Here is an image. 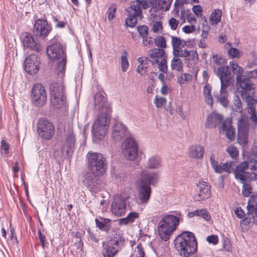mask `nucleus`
<instances>
[{"label": "nucleus", "instance_id": "nucleus-1", "mask_svg": "<svg viewBox=\"0 0 257 257\" xmlns=\"http://www.w3.org/2000/svg\"><path fill=\"white\" fill-rule=\"evenodd\" d=\"M174 246L181 256L189 257L197 249V242L194 233L183 231L178 235L174 240Z\"/></svg>", "mask_w": 257, "mask_h": 257}, {"label": "nucleus", "instance_id": "nucleus-2", "mask_svg": "<svg viewBox=\"0 0 257 257\" xmlns=\"http://www.w3.org/2000/svg\"><path fill=\"white\" fill-rule=\"evenodd\" d=\"M176 215L167 214L162 217L158 226L159 234L162 240H168L178 227L180 219L182 220L180 211L175 212Z\"/></svg>", "mask_w": 257, "mask_h": 257}, {"label": "nucleus", "instance_id": "nucleus-3", "mask_svg": "<svg viewBox=\"0 0 257 257\" xmlns=\"http://www.w3.org/2000/svg\"><path fill=\"white\" fill-rule=\"evenodd\" d=\"M65 50V48L60 42L53 43L47 48L46 53L52 61L60 60L57 67L58 75L64 74L66 69L67 55Z\"/></svg>", "mask_w": 257, "mask_h": 257}, {"label": "nucleus", "instance_id": "nucleus-4", "mask_svg": "<svg viewBox=\"0 0 257 257\" xmlns=\"http://www.w3.org/2000/svg\"><path fill=\"white\" fill-rule=\"evenodd\" d=\"M49 93L50 103L54 109H59L64 106L67 97L65 87L62 83H51L49 86Z\"/></svg>", "mask_w": 257, "mask_h": 257}, {"label": "nucleus", "instance_id": "nucleus-5", "mask_svg": "<svg viewBox=\"0 0 257 257\" xmlns=\"http://www.w3.org/2000/svg\"><path fill=\"white\" fill-rule=\"evenodd\" d=\"M89 170L96 175L101 176L106 172L107 167L106 160L100 153L89 152L87 155Z\"/></svg>", "mask_w": 257, "mask_h": 257}, {"label": "nucleus", "instance_id": "nucleus-6", "mask_svg": "<svg viewBox=\"0 0 257 257\" xmlns=\"http://www.w3.org/2000/svg\"><path fill=\"white\" fill-rule=\"evenodd\" d=\"M110 115L107 113H101L95 121L92 129L94 139L101 140L104 138L110 123Z\"/></svg>", "mask_w": 257, "mask_h": 257}, {"label": "nucleus", "instance_id": "nucleus-7", "mask_svg": "<svg viewBox=\"0 0 257 257\" xmlns=\"http://www.w3.org/2000/svg\"><path fill=\"white\" fill-rule=\"evenodd\" d=\"M33 105L37 107H41L45 105L47 99V92L45 87L40 83L33 85L30 95Z\"/></svg>", "mask_w": 257, "mask_h": 257}, {"label": "nucleus", "instance_id": "nucleus-8", "mask_svg": "<svg viewBox=\"0 0 257 257\" xmlns=\"http://www.w3.org/2000/svg\"><path fill=\"white\" fill-rule=\"evenodd\" d=\"M248 167L252 171L256 170L257 160L251 158L249 162L244 161L236 166L233 171L235 179L240 181H246L249 176H248V173L246 172L245 171Z\"/></svg>", "mask_w": 257, "mask_h": 257}, {"label": "nucleus", "instance_id": "nucleus-9", "mask_svg": "<svg viewBox=\"0 0 257 257\" xmlns=\"http://www.w3.org/2000/svg\"><path fill=\"white\" fill-rule=\"evenodd\" d=\"M152 60V64H158L159 69L162 73H166L168 71L167 56L163 49H155L149 55Z\"/></svg>", "mask_w": 257, "mask_h": 257}, {"label": "nucleus", "instance_id": "nucleus-10", "mask_svg": "<svg viewBox=\"0 0 257 257\" xmlns=\"http://www.w3.org/2000/svg\"><path fill=\"white\" fill-rule=\"evenodd\" d=\"M37 131L41 138L45 140H50L55 133L53 123L45 118H41L37 123Z\"/></svg>", "mask_w": 257, "mask_h": 257}, {"label": "nucleus", "instance_id": "nucleus-11", "mask_svg": "<svg viewBox=\"0 0 257 257\" xmlns=\"http://www.w3.org/2000/svg\"><path fill=\"white\" fill-rule=\"evenodd\" d=\"M210 185L203 180L196 183V188L194 193L193 200L195 202H201L209 198L211 194Z\"/></svg>", "mask_w": 257, "mask_h": 257}, {"label": "nucleus", "instance_id": "nucleus-12", "mask_svg": "<svg viewBox=\"0 0 257 257\" xmlns=\"http://www.w3.org/2000/svg\"><path fill=\"white\" fill-rule=\"evenodd\" d=\"M51 30V26L46 19H38L35 22L33 33L36 38L44 40Z\"/></svg>", "mask_w": 257, "mask_h": 257}, {"label": "nucleus", "instance_id": "nucleus-13", "mask_svg": "<svg viewBox=\"0 0 257 257\" xmlns=\"http://www.w3.org/2000/svg\"><path fill=\"white\" fill-rule=\"evenodd\" d=\"M122 153L127 159L134 161L138 154V147L135 140L131 138H126L122 144Z\"/></svg>", "mask_w": 257, "mask_h": 257}, {"label": "nucleus", "instance_id": "nucleus-14", "mask_svg": "<svg viewBox=\"0 0 257 257\" xmlns=\"http://www.w3.org/2000/svg\"><path fill=\"white\" fill-rule=\"evenodd\" d=\"M99 177L91 171L87 172L84 176L83 183L92 194H95L101 189V180L99 179Z\"/></svg>", "mask_w": 257, "mask_h": 257}, {"label": "nucleus", "instance_id": "nucleus-15", "mask_svg": "<svg viewBox=\"0 0 257 257\" xmlns=\"http://www.w3.org/2000/svg\"><path fill=\"white\" fill-rule=\"evenodd\" d=\"M213 71L219 78L221 82L220 91L222 92L224 88H227L230 83V71L228 66H220L217 68H213Z\"/></svg>", "mask_w": 257, "mask_h": 257}, {"label": "nucleus", "instance_id": "nucleus-16", "mask_svg": "<svg viewBox=\"0 0 257 257\" xmlns=\"http://www.w3.org/2000/svg\"><path fill=\"white\" fill-rule=\"evenodd\" d=\"M257 78V69L250 71H246L242 76H237L236 82L240 89H254V84L250 79Z\"/></svg>", "mask_w": 257, "mask_h": 257}, {"label": "nucleus", "instance_id": "nucleus-17", "mask_svg": "<svg viewBox=\"0 0 257 257\" xmlns=\"http://www.w3.org/2000/svg\"><path fill=\"white\" fill-rule=\"evenodd\" d=\"M248 130L247 120L243 118H239L237 122V140L238 143L242 146H246L248 143Z\"/></svg>", "mask_w": 257, "mask_h": 257}, {"label": "nucleus", "instance_id": "nucleus-18", "mask_svg": "<svg viewBox=\"0 0 257 257\" xmlns=\"http://www.w3.org/2000/svg\"><path fill=\"white\" fill-rule=\"evenodd\" d=\"M40 60L36 54H30L27 57L24 62V68L25 71L30 75L36 74L39 70Z\"/></svg>", "mask_w": 257, "mask_h": 257}, {"label": "nucleus", "instance_id": "nucleus-19", "mask_svg": "<svg viewBox=\"0 0 257 257\" xmlns=\"http://www.w3.org/2000/svg\"><path fill=\"white\" fill-rule=\"evenodd\" d=\"M126 200L120 195L114 196L113 200L111 204L112 213L118 216L123 215L126 212Z\"/></svg>", "mask_w": 257, "mask_h": 257}, {"label": "nucleus", "instance_id": "nucleus-20", "mask_svg": "<svg viewBox=\"0 0 257 257\" xmlns=\"http://www.w3.org/2000/svg\"><path fill=\"white\" fill-rule=\"evenodd\" d=\"M75 144V136L72 128L69 127L68 128L66 135L65 142L61 148L62 152L66 156H69L70 153H72L74 150Z\"/></svg>", "mask_w": 257, "mask_h": 257}, {"label": "nucleus", "instance_id": "nucleus-21", "mask_svg": "<svg viewBox=\"0 0 257 257\" xmlns=\"http://www.w3.org/2000/svg\"><path fill=\"white\" fill-rule=\"evenodd\" d=\"M239 91L242 98L247 103L248 111H255L254 106L257 103V100L253 98L254 89H241Z\"/></svg>", "mask_w": 257, "mask_h": 257}, {"label": "nucleus", "instance_id": "nucleus-22", "mask_svg": "<svg viewBox=\"0 0 257 257\" xmlns=\"http://www.w3.org/2000/svg\"><path fill=\"white\" fill-rule=\"evenodd\" d=\"M21 39L24 47L28 48L37 52L40 51V45L34 40V36L32 34L28 32H24L21 35Z\"/></svg>", "mask_w": 257, "mask_h": 257}, {"label": "nucleus", "instance_id": "nucleus-23", "mask_svg": "<svg viewBox=\"0 0 257 257\" xmlns=\"http://www.w3.org/2000/svg\"><path fill=\"white\" fill-rule=\"evenodd\" d=\"M138 198L140 203L146 204L148 202L152 192L151 187L148 184L138 182Z\"/></svg>", "mask_w": 257, "mask_h": 257}, {"label": "nucleus", "instance_id": "nucleus-24", "mask_svg": "<svg viewBox=\"0 0 257 257\" xmlns=\"http://www.w3.org/2000/svg\"><path fill=\"white\" fill-rule=\"evenodd\" d=\"M223 120L222 116L216 112L209 113L206 117L205 126L207 128H215L218 126Z\"/></svg>", "mask_w": 257, "mask_h": 257}, {"label": "nucleus", "instance_id": "nucleus-25", "mask_svg": "<svg viewBox=\"0 0 257 257\" xmlns=\"http://www.w3.org/2000/svg\"><path fill=\"white\" fill-rule=\"evenodd\" d=\"M127 133V127L120 122H116L113 126L112 137L115 141H120Z\"/></svg>", "mask_w": 257, "mask_h": 257}, {"label": "nucleus", "instance_id": "nucleus-26", "mask_svg": "<svg viewBox=\"0 0 257 257\" xmlns=\"http://www.w3.org/2000/svg\"><path fill=\"white\" fill-rule=\"evenodd\" d=\"M94 108L97 110H101L105 108L108 114L111 112V109L110 106L106 104L107 99L101 93L97 92L94 97Z\"/></svg>", "mask_w": 257, "mask_h": 257}, {"label": "nucleus", "instance_id": "nucleus-27", "mask_svg": "<svg viewBox=\"0 0 257 257\" xmlns=\"http://www.w3.org/2000/svg\"><path fill=\"white\" fill-rule=\"evenodd\" d=\"M96 227L100 230L108 232L110 229L112 224V220L107 218L100 217L95 219Z\"/></svg>", "mask_w": 257, "mask_h": 257}, {"label": "nucleus", "instance_id": "nucleus-28", "mask_svg": "<svg viewBox=\"0 0 257 257\" xmlns=\"http://www.w3.org/2000/svg\"><path fill=\"white\" fill-rule=\"evenodd\" d=\"M102 245V254L103 257H114L118 252L117 247L114 246L113 244L107 241H103Z\"/></svg>", "mask_w": 257, "mask_h": 257}, {"label": "nucleus", "instance_id": "nucleus-29", "mask_svg": "<svg viewBox=\"0 0 257 257\" xmlns=\"http://www.w3.org/2000/svg\"><path fill=\"white\" fill-rule=\"evenodd\" d=\"M159 180V174L157 172H151L149 173L144 174L142 178L140 179L138 182L145 184H148L155 186Z\"/></svg>", "mask_w": 257, "mask_h": 257}, {"label": "nucleus", "instance_id": "nucleus-30", "mask_svg": "<svg viewBox=\"0 0 257 257\" xmlns=\"http://www.w3.org/2000/svg\"><path fill=\"white\" fill-rule=\"evenodd\" d=\"M204 153V149L201 145L192 146L189 148V157L193 159H201Z\"/></svg>", "mask_w": 257, "mask_h": 257}, {"label": "nucleus", "instance_id": "nucleus-31", "mask_svg": "<svg viewBox=\"0 0 257 257\" xmlns=\"http://www.w3.org/2000/svg\"><path fill=\"white\" fill-rule=\"evenodd\" d=\"M124 240V237L122 234L119 232L113 231L110 236V239L107 241L118 247L123 244Z\"/></svg>", "mask_w": 257, "mask_h": 257}, {"label": "nucleus", "instance_id": "nucleus-32", "mask_svg": "<svg viewBox=\"0 0 257 257\" xmlns=\"http://www.w3.org/2000/svg\"><path fill=\"white\" fill-rule=\"evenodd\" d=\"M201 216L206 221H209L211 219V216L209 212L205 209H196L187 213V216L191 218L193 216Z\"/></svg>", "mask_w": 257, "mask_h": 257}, {"label": "nucleus", "instance_id": "nucleus-33", "mask_svg": "<svg viewBox=\"0 0 257 257\" xmlns=\"http://www.w3.org/2000/svg\"><path fill=\"white\" fill-rule=\"evenodd\" d=\"M248 212L245 217H251L254 216L256 217L255 224L257 225V201L251 200V198L248 201L247 206Z\"/></svg>", "mask_w": 257, "mask_h": 257}, {"label": "nucleus", "instance_id": "nucleus-34", "mask_svg": "<svg viewBox=\"0 0 257 257\" xmlns=\"http://www.w3.org/2000/svg\"><path fill=\"white\" fill-rule=\"evenodd\" d=\"M154 7L157 10L167 11L169 10L171 3L169 0H153Z\"/></svg>", "mask_w": 257, "mask_h": 257}, {"label": "nucleus", "instance_id": "nucleus-35", "mask_svg": "<svg viewBox=\"0 0 257 257\" xmlns=\"http://www.w3.org/2000/svg\"><path fill=\"white\" fill-rule=\"evenodd\" d=\"M222 11L219 9H215L211 14L209 21L212 25H216L221 21Z\"/></svg>", "mask_w": 257, "mask_h": 257}, {"label": "nucleus", "instance_id": "nucleus-36", "mask_svg": "<svg viewBox=\"0 0 257 257\" xmlns=\"http://www.w3.org/2000/svg\"><path fill=\"white\" fill-rule=\"evenodd\" d=\"M226 89L224 88V90L222 92L220 91V95L218 93L214 94V96L217 98V101L225 107L228 106L229 102L227 98L228 93Z\"/></svg>", "mask_w": 257, "mask_h": 257}, {"label": "nucleus", "instance_id": "nucleus-37", "mask_svg": "<svg viewBox=\"0 0 257 257\" xmlns=\"http://www.w3.org/2000/svg\"><path fill=\"white\" fill-rule=\"evenodd\" d=\"M139 217V214L136 212H130L126 217L120 219L119 223L122 225H126L130 223H133L136 219Z\"/></svg>", "mask_w": 257, "mask_h": 257}, {"label": "nucleus", "instance_id": "nucleus-38", "mask_svg": "<svg viewBox=\"0 0 257 257\" xmlns=\"http://www.w3.org/2000/svg\"><path fill=\"white\" fill-rule=\"evenodd\" d=\"M161 159L160 157L155 156L151 157L148 162V167L150 169H156L161 166Z\"/></svg>", "mask_w": 257, "mask_h": 257}, {"label": "nucleus", "instance_id": "nucleus-39", "mask_svg": "<svg viewBox=\"0 0 257 257\" xmlns=\"http://www.w3.org/2000/svg\"><path fill=\"white\" fill-rule=\"evenodd\" d=\"M183 62L179 57H175L172 59L171 64L172 69L176 70L179 72L183 71Z\"/></svg>", "mask_w": 257, "mask_h": 257}, {"label": "nucleus", "instance_id": "nucleus-40", "mask_svg": "<svg viewBox=\"0 0 257 257\" xmlns=\"http://www.w3.org/2000/svg\"><path fill=\"white\" fill-rule=\"evenodd\" d=\"M128 17L125 20V24L131 28L134 27L138 23L137 17L140 15H136L131 12H127Z\"/></svg>", "mask_w": 257, "mask_h": 257}, {"label": "nucleus", "instance_id": "nucleus-41", "mask_svg": "<svg viewBox=\"0 0 257 257\" xmlns=\"http://www.w3.org/2000/svg\"><path fill=\"white\" fill-rule=\"evenodd\" d=\"M127 12H131L132 14H134L136 15L142 16V10L139 4L137 3V0L134 2L133 4L131 5L130 8L126 10Z\"/></svg>", "mask_w": 257, "mask_h": 257}, {"label": "nucleus", "instance_id": "nucleus-42", "mask_svg": "<svg viewBox=\"0 0 257 257\" xmlns=\"http://www.w3.org/2000/svg\"><path fill=\"white\" fill-rule=\"evenodd\" d=\"M242 185V194L244 197L249 196L251 193L252 188L250 183L247 179L246 181H240Z\"/></svg>", "mask_w": 257, "mask_h": 257}, {"label": "nucleus", "instance_id": "nucleus-43", "mask_svg": "<svg viewBox=\"0 0 257 257\" xmlns=\"http://www.w3.org/2000/svg\"><path fill=\"white\" fill-rule=\"evenodd\" d=\"M230 66L232 73L237 74V76H242L243 73V69L242 67L239 66L238 64L233 61L230 62Z\"/></svg>", "mask_w": 257, "mask_h": 257}, {"label": "nucleus", "instance_id": "nucleus-44", "mask_svg": "<svg viewBox=\"0 0 257 257\" xmlns=\"http://www.w3.org/2000/svg\"><path fill=\"white\" fill-rule=\"evenodd\" d=\"M234 102L232 109L234 111L241 113L243 111L242 103L238 95H235L234 97Z\"/></svg>", "mask_w": 257, "mask_h": 257}, {"label": "nucleus", "instance_id": "nucleus-45", "mask_svg": "<svg viewBox=\"0 0 257 257\" xmlns=\"http://www.w3.org/2000/svg\"><path fill=\"white\" fill-rule=\"evenodd\" d=\"M171 43L173 50V53L174 54L175 53H177V51L181 48L180 47L181 39L180 38L172 36H171Z\"/></svg>", "mask_w": 257, "mask_h": 257}, {"label": "nucleus", "instance_id": "nucleus-46", "mask_svg": "<svg viewBox=\"0 0 257 257\" xmlns=\"http://www.w3.org/2000/svg\"><path fill=\"white\" fill-rule=\"evenodd\" d=\"M127 52L125 50L123 51V55L121 57V68L122 71L123 72L126 71L129 66L127 58Z\"/></svg>", "mask_w": 257, "mask_h": 257}, {"label": "nucleus", "instance_id": "nucleus-47", "mask_svg": "<svg viewBox=\"0 0 257 257\" xmlns=\"http://www.w3.org/2000/svg\"><path fill=\"white\" fill-rule=\"evenodd\" d=\"M155 43L157 46L160 48V49H163L167 47L166 40L163 36L157 37L155 39Z\"/></svg>", "mask_w": 257, "mask_h": 257}, {"label": "nucleus", "instance_id": "nucleus-48", "mask_svg": "<svg viewBox=\"0 0 257 257\" xmlns=\"http://www.w3.org/2000/svg\"><path fill=\"white\" fill-rule=\"evenodd\" d=\"M149 28L146 25L139 26L137 27V31L143 39L147 38L149 34Z\"/></svg>", "mask_w": 257, "mask_h": 257}, {"label": "nucleus", "instance_id": "nucleus-49", "mask_svg": "<svg viewBox=\"0 0 257 257\" xmlns=\"http://www.w3.org/2000/svg\"><path fill=\"white\" fill-rule=\"evenodd\" d=\"M212 59L213 62L218 65L227 63V60L223 56L221 55L219 56L216 54H212Z\"/></svg>", "mask_w": 257, "mask_h": 257}, {"label": "nucleus", "instance_id": "nucleus-50", "mask_svg": "<svg viewBox=\"0 0 257 257\" xmlns=\"http://www.w3.org/2000/svg\"><path fill=\"white\" fill-rule=\"evenodd\" d=\"M215 155L212 154L210 156V161L212 167L213 168L214 171L216 173H220V167L218 165V162L215 160Z\"/></svg>", "mask_w": 257, "mask_h": 257}, {"label": "nucleus", "instance_id": "nucleus-51", "mask_svg": "<svg viewBox=\"0 0 257 257\" xmlns=\"http://www.w3.org/2000/svg\"><path fill=\"white\" fill-rule=\"evenodd\" d=\"M116 11V6L115 4L112 5L108 9L107 13L108 14V20L111 21L115 17V14Z\"/></svg>", "mask_w": 257, "mask_h": 257}, {"label": "nucleus", "instance_id": "nucleus-52", "mask_svg": "<svg viewBox=\"0 0 257 257\" xmlns=\"http://www.w3.org/2000/svg\"><path fill=\"white\" fill-rule=\"evenodd\" d=\"M226 151L229 156L233 159H235L238 156V151L236 147L234 146H229L227 148Z\"/></svg>", "mask_w": 257, "mask_h": 257}, {"label": "nucleus", "instance_id": "nucleus-53", "mask_svg": "<svg viewBox=\"0 0 257 257\" xmlns=\"http://www.w3.org/2000/svg\"><path fill=\"white\" fill-rule=\"evenodd\" d=\"M198 60L199 58L198 53L196 51L194 50L190 51V53H189V57L185 58V60H192L195 64L198 62Z\"/></svg>", "mask_w": 257, "mask_h": 257}, {"label": "nucleus", "instance_id": "nucleus-54", "mask_svg": "<svg viewBox=\"0 0 257 257\" xmlns=\"http://www.w3.org/2000/svg\"><path fill=\"white\" fill-rule=\"evenodd\" d=\"M189 53H190V51L186 49L182 50L181 48L177 51V53H175L173 55L175 57H185L187 58V57H189Z\"/></svg>", "mask_w": 257, "mask_h": 257}, {"label": "nucleus", "instance_id": "nucleus-55", "mask_svg": "<svg viewBox=\"0 0 257 257\" xmlns=\"http://www.w3.org/2000/svg\"><path fill=\"white\" fill-rule=\"evenodd\" d=\"M166 102V98L164 97H160L158 98V96H156L155 101L154 102L155 105L158 108L162 107L164 104Z\"/></svg>", "mask_w": 257, "mask_h": 257}, {"label": "nucleus", "instance_id": "nucleus-56", "mask_svg": "<svg viewBox=\"0 0 257 257\" xmlns=\"http://www.w3.org/2000/svg\"><path fill=\"white\" fill-rule=\"evenodd\" d=\"M191 75L188 73H183L178 77V82L180 84L184 83L185 82L189 80Z\"/></svg>", "mask_w": 257, "mask_h": 257}, {"label": "nucleus", "instance_id": "nucleus-57", "mask_svg": "<svg viewBox=\"0 0 257 257\" xmlns=\"http://www.w3.org/2000/svg\"><path fill=\"white\" fill-rule=\"evenodd\" d=\"M153 31L155 33H157L160 30H161V32L163 30V25L161 21H157L155 22L152 28Z\"/></svg>", "mask_w": 257, "mask_h": 257}, {"label": "nucleus", "instance_id": "nucleus-58", "mask_svg": "<svg viewBox=\"0 0 257 257\" xmlns=\"http://www.w3.org/2000/svg\"><path fill=\"white\" fill-rule=\"evenodd\" d=\"M179 24V21L174 18H172L169 20V25L173 30L177 29Z\"/></svg>", "mask_w": 257, "mask_h": 257}, {"label": "nucleus", "instance_id": "nucleus-59", "mask_svg": "<svg viewBox=\"0 0 257 257\" xmlns=\"http://www.w3.org/2000/svg\"><path fill=\"white\" fill-rule=\"evenodd\" d=\"M235 129L233 127H231L229 130L226 132V136L227 138L230 141H232L235 138Z\"/></svg>", "mask_w": 257, "mask_h": 257}, {"label": "nucleus", "instance_id": "nucleus-60", "mask_svg": "<svg viewBox=\"0 0 257 257\" xmlns=\"http://www.w3.org/2000/svg\"><path fill=\"white\" fill-rule=\"evenodd\" d=\"M207 241L209 243H212L213 244H216L218 242V238L217 235H211L207 237Z\"/></svg>", "mask_w": 257, "mask_h": 257}, {"label": "nucleus", "instance_id": "nucleus-61", "mask_svg": "<svg viewBox=\"0 0 257 257\" xmlns=\"http://www.w3.org/2000/svg\"><path fill=\"white\" fill-rule=\"evenodd\" d=\"M234 167L235 164L234 162H230L228 163L227 166L225 168V169L223 170V171L227 173H230L232 172H233Z\"/></svg>", "mask_w": 257, "mask_h": 257}, {"label": "nucleus", "instance_id": "nucleus-62", "mask_svg": "<svg viewBox=\"0 0 257 257\" xmlns=\"http://www.w3.org/2000/svg\"><path fill=\"white\" fill-rule=\"evenodd\" d=\"M86 230L90 240L95 243H98L99 239L96 237L95 234L93 232L91 231L90 228H88Z\"/></svg>", "mask_w": 257, "mask_h": 257}, {"label": "nucleus", "instance_id": "nucleus-63", "mask_svg": "<svg viewBox=\"0 0 257 257\" xmlns=\"http://www.w3.org/2000/svg\"><path fill=\"white\" fill-rule=\"evenodd\" d=\"M255 220L254 216H252L251 217H245L242 221L244 225H249L250 223H255Z\"/></svg>", "mask_w": 257, "mask_h": 257}, {"label": "nucleus", "instance_id": "nucleus-64", "mask_svg": "<svg viewBox=\"0 0 257 257\" xmlns=\"http://www.w3.org/2000/svg\"><path fill=\"white\" fill-rule=\"evenodd\" d=\"M192 10L193 13L197 16H201V13L202 12V8L200 5H196L193 7Z\"/></svg>", "mask_w": 257, "mask_h": 257}]
</instances>
